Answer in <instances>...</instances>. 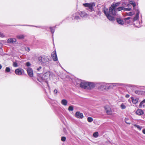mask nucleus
<instances>
[{
  "label": "nucleus",
  "mask_w": 145,
  "mask_h": 145,
  "mask_svg": "<svg viewBox=\"0 0 145 145\" xmlns=\"http://www.w3.org/2000/svg\"><path fill=\"white\" fill-rule=\"evenodd\" d=\"M143 103L142 101L140 104V105H139V106H140V107H142V106Z\"/></svg>",
  "instance_id": "nucleus-36"
},
{
  "label": "nucleus",
  "mask_w": 145,
  "mask_h": 145,
  "mask_svg": "<svg viewBox=\"0 0 145 145\" xmlns=\"http://www.w3.org/2000/svg\"><path fill=\"white\" fill-rule=\"evenodd\" d=\"M101 86V87H103V86L104 87V86Z\"/></svg>",
  "instance_id": "nucleus-48"
},
{
  "label": "nucleus",
  "mask_w": 145,
  "mask_h": 145,
  "mask_svg": "<svg viewBox=\"0 0 145 145\" xmlns=\"http://www.w3.org/2000/svg\"><path fill=\"white\" fill-rule=\"evenodd\" d=\"M129 97V94H126L125 95V97L126 98H128Z\"/></svg>",
  "instance_id": "nucleus-42"
},
{
  "label": "nucleus",
  "mask_w": 145,
  "mask_h": 145,
  "mask_svg": "<svg viewBox=\"0 0 145 145\" xmlns=\"http://www.w3.org/2000/svg\"><path fill=\"white\" fill-rule=\"evenodd\" d=\"M2 67V66L1 65V64H0V69H1Z\"/></svg>",
  "instance_id": "nucleus-46"
},
{
  "label": "nucleus",
  "mask_w": 145,
  "mask_h": 145,
  "mask_svg": "<svg viewBox=\"0 0 145 145\" xmlns=\"http://www.w3.org/2000/svg\"><path fill=\"white\" fill-rule=\"evenodd\" d=\"M51 75L50 72L49 71H47L45 73L41 78L39 77L37 79L38 81L40 82H42L44 80H46V82L48 85V83L47 80L50 79Z\"/></svg>",
  "instance_id": "nucleus-3"
},
{
  "label": "nucleus",
  "mask_w": 145,
  "mask_h": 145,
  "mask_svg": "<svg viewBox=\"0 0 145 145\" xmlns=\"http://www.w3.org/2000/svg\"><path fill=\"white\" fill-rule=\"evenodd\" d=\"M51 56L54 61H56L57 60V57L56 50L52 52Z\"/></svg>",
  "instance_id": "nucleus-7"
},
{
  "label": "nucleus",
  "mask_w": 145,
  "mask_h": 145,
  "mask_svg": "<svg viewBox=\"0 0 145 145\" xmlns=\"http://www.w3.org/2000/svg\"><path fill=\"white\" fill-rule=\"evenodd\" d=\"M98 136L99 133H98L97 132L94 133L93 134V136L95 138L97 137Z\"/></svg>",
  "instance_id": "nucleus-19"
},
{
  "label": "nucleus",
  "mask_w": 145,
  "mask_h": 145,
  "mask_svg": "<svg viewBox=\"0 0 145 145\" xmlns=\"http://www.w3.org/2000/svg\"><path fill=\"white\" fill-rule=\"evenodd\" d=\"M50 29L51 32L52 33H53L54 31V29H53L52 27H50Z\"/></svg>",
  "instance_id": "nucleus-29"
},
{
  "label": "nucleus",
  "mask_w": 145,
  "mask_h": 145,
  "mask_svg": "<svg viewBox=\"0 0 145 145\" xmlns=\"http://www.w3.org/2000/svg\"><path fill=\"white\" fill-rule=\"evenodd\" d=\"M25 36L23 35H18L16 36V37L18 39H22L24 38Z\"/></svg>",
  "instance_id": "nucleus-18"
},
{
  "label": "nucleus",
  "mask_w": 145,
  "mask_h": 145,
  "mask_svg": "<svg viewBox=\"0 0 145 145\" xmlns=\"http://www.w3.org/2000/svg\"><path fill=\"white\" fill-rule=\"evenodd\" d=\"M68 109L69 111H72L73 110V107L72 106H70Z\"/></svg>",
  "instance_id": "nucleus-24"
},
{
  "label": "nucleus",
  "mask_w": 145,
  "mask_h": 145,
  "mask_svg": "<svg viewBox=\"0 0 145 145\" xmlns=\"http://www.w3.org/2000/svg\"><path fill=\"white\" fill-rule=\"evenodd\" d=\"M116 21L119 24L123 25L124 24V21L120 18H116Z\"/></svg>",
  "instance_id": "nucleus-11"
},
{
  "label": "nucleus",
  "mask_w": 145,
  "mask_h": 145,
  "mask_svg": "<svg viewBox=\"0 0 145 145\" xmlns=\"http://www.w3.org/2000/svg\"><path fill=\"white\" fill-rule=\"evenodd\" d=\"M132 12H130L129 13V15H132Z\"/></svg>",
  "instance_id": "nucleus-44"
},
{
  "label": "nucleus",
  "mask_w": 145,
  "mask_h": 145,
  "mask_svg": "<svg viewBox=\"0 0 145 145\" xmlns=\"http://www.w3.org/2000/svg\"><path fill=\"white\" fill-rule=\"evenodd\" d=\"M78 13L82 17H84L86 14L85 12H84L80 11Z\"/></svg>",
  "instance_id": "nucleus-16"
},
{
  "label": "nucleus",
  "mask_w": 145,
  "mask_h": 145,
  "mask_svg": "<svg viewBox=\"0 0 145 145\" xmlns=\"http://www.w3.org/2000/svg\"><path fill=\"white\" fill-rule=\"evenodd\" d=\"M61 103L62 105L66 106L67 105V101L66 100L63 99L62 100Z\"/></svg>",
  "instance_id": "nucleus-17"
},
{
  "label": "nucleus",
  "mask_w": 145,
  "mask_h": 145,
  "mask_svg": "<svg viewBox=\"0 0 145 145\" xmlns=\"http://www.w3.org/2000/svg\"><path fill=\"white\" fill-rule=\"evenodd\" d=\"M130 18V17H127L126 18H125L124 19V20L125 21H126V20H129Z\"/></svg>",
  "instance_id": "nucleus-37"
},
{
  "label": "nucleus",
  "mask_w": 145,
  "mask_h": 145,
  "mask_svg": "<svg viewBox=\"0 0 145 145\" xmlns=\"http://www.w3.org/2000/svg\"><path fill=\"white\" fill-rule=\"evenodd\" d=\"M139 12L138 10H137V12L136 13V16L137 17H139Z\"/></svg>",
  "instance_id": "nucleus-34"
},
{
  "label": "nucleus",
  "mask_w": 145,
  "mask_h": 145,
  "mask_svg": "<svg viewBox=\"0 0 145 145\" xmlns=\"http://www.w3.org/2000/svg\"><path fill=\"white\" fill-rule=\"evenodd\" d=\"M16 39L13 38V39H8L7 41V42L8 43H12L14 42H16Z\"/></svg>",
  "instance_id": "nucleus-13"
},
{
  "label": "nucleus",
  "mask_w": 145,
  "mask_h": 145,
  "mask_svg": "<svg viewBox=\"0 0 145 145\" xmlns=\"http://www.w3.org/2000/svg\"><path fill=\"white\" fill-rule=\"evenodd\" d=\"M38 58L39 61L42 63H46L49 61L48 57L45 56H40Z\"/></svg>",
  "instance_id": "nucleus-5"
},
{
  "label": "nucleus",
  "mask_w": 145,
  "mask_h": 145,
  "mask_svg": "<svg viewBox=\"0 0 145 145\" xmlns=\"http://www.w3.org/2000/svg\"><path fill=\"white\" fill-rule=\"evenodd\" d=\"M27 71L29 76L32 77L33 76V72L32 69L30 67H28L27 69Z\"/></svg>",
  "instance_id": "nucleus-9"
},
{
  "label": "nucleus",
  "mask_w": 145,
  "mask_h": 145,
  "mask_svg": "<svg viewBox=\"0 0 145 145\" xmlns=\"http://www.w3.org/2000/svg\"><path fill=\"white\" fill-rule=\"evenodd\" d=\"M134 125L135 127H136L139 130H141L142 127H141L139 125H137L136 124H135Z\"/></svg>",
  "instance_id": "nucleus-25"
},
{
  "label": "nucleus",
  "mask_w": 145,
  "mask_h": 145,
  "mask_svg": "<svg viewBox=\"0 0 145 145\" xmlns=\"http://www.w3.org/2000/svg\"><path fill=\"white\" fill-rule=\"evenodd\" d=\"M5 37V35L4 34L1 32H0V37Z\"/></svg>",
  "instance_id": "nucleus-30"
},
{
  "label": "nucleus",
  "mask_w": 145,
  "mask_h": 145,
  "mask_svg": "<svg viewBox=\"0 0 145 145\" xmlns=\"http://www.w3.org/2000/svg\"><path fill=\"white\" fill-rule=\"evenodd\" d=\"M138 18V17H137L136 16H135L134 18H133V20L134 21H136L137 20Z\"/></svg>",
  "instance_id": "nucleus-35"
},
{
  "label": "nucleus",
  "mask_w": 145,
  "mask_h": 145,
  "mask_svg": "<svg viewBox=\"0 0 145 145\" xmlns=\"http://www.w3.org/2000/svg\"><path fill=\"white\" fill-rule=\"evenodd\" d=\"M10 71V68L9 67H7L5 69V71L7 72H9Z\"/></svg>",
  "instance_id": "nucleus-26"
},
{
  "label": "nucleus",
  "mask_w": 145,
  "mask_h": 145,
  "mask_svg": "<svg viewBox=\"0 0 145 145\" xmlns=\"http://www.w3.org/2000/svg\"><path fill=\"white\" fill-rule=\"evenodd\" d=\"M75 19H78L79 18V17L78 16H76L75 17Z\"/></svg>",
  "instance_id": "nucleus-41"
},
{
  "label": "nucleus",
  "mask_w": 145,
  "mask_h": 145,
  "mask_svg": "<svg viewBox=\"0 0 145 145\" xmlns=\"http://www.w3.org/2000/svg\"><path fill=\"white\" fill-rule=\"evenodd\" d=\"M131 99L132 100L133 103L134 104H136L138 102V99L137 98L131 97Z\"/></svg>",
  "instance_id": "nucleus-15"
},
{
  "label": "nucleus",
  "mask_w": 145,
  "mask_h": 145,
  "mask_svg": "<svg viewBox=\"0 0 145 145\" xmlns=\"http://www.w3.org/2000/svg\"><path fill=\"white\" fill-rule=\"evenodd\" d=\"M105 110L107 114L111 115L112 114V112L111 108L109 106L106 105L104 107Z\"/></svg>",
  "instance_id": "nucleus-6"
},
{
  "label": "nucleus",
  "mask_w": 145,
  "mask_h": 145,
  "mask_svg": "<svg viewBox=\"0 0 145 145\" xmlns=\"http://www.w3.org/2000/svg\"><path fill=\"white\" fill-rule=\"evenodd\" d=\"M142 102H143V103H145V99H144L142 101Z\"/></svg>",
  "instance_id": "nucleus-45"
},
{
  "label": "nucleus",
  "mask_w": 145,
  "mask_h": 145,
  "mask_svg": "<svg viewBox=\"0 0 145 145\" xmlns=\"http://www.w3.org/2000/svg\"><path fill=\"white\" fill-rule=\"evenodd\" d=\"M121 107L122 109H124L126 108V106L123 104H122L121 105Z\"/></svg>",
  "instance_id": "nucleus-27"
},
{
  "label": "nucleus",
  "mask_w": 145,
  "mask_h": 145,
  "mask_svg": "<svg viewBox=\"0 0 145 145\" xmlns=\"http://www.w3.org/2000/svg\"><path fill=\"white\" fill-rule=\"evenodd\" d=\"M108 142L109 143H111V142H110V141H108Z\"/></svg>",
  "instance_id": "nucleus-47"
},
{
  "label": "nucleus",
  "mask_w": 145,
  "mask_h": 145,
  "mask_svg": "<svg viewBox=\"0 0 145 145\" xmlns=\"http://www.w3.org/2000/svg\"><path fill=\"white\" fill-rule=\"evenodd\" d=\"M13 66L14 67H17L18 66V63L16 61L13 62Z\"/></svg>",
  "instance_id": "nucleus-22"
},
{
  "label": "nucleus",
  "mask_w": 145,
  "mask_h": 145,
  "mask_svg": "<svg viewBox=\"0 0 145 145\" xmlns=\"http://www.w3.org/2000/svg\"><path fill=\"white\" fill-rule=\"evenodd\" d=\"M76 117L79 118H82L84 116L82 113H80L79 112H77L75 113Z\"/></svg>",
  "instance_id": "nucleus-10"
},
{
  "label": "nucleus",
  "mask_w": 145,
  "mask_h": 145,
  "mask_svg": "<svg viewBox=\"0 0 145 145\" xmlns=\"http://www.w3.org/2000/svg\"><path fill=\"white\" fill-rule=\"evenodd\" d=\"M54 92L55 93H57V89H55L54 90Z\"/></svg>",
  "instance_id": "nucleus-40"
},
{
  "label": "nucleus",
  "mask_w": 145,
  "mask_h": 145,
  "mask_svg": "<svg viewBox=\"0 0 145 145\" xmlns=\"http://www.w3.org/2000/svg\"><path fill=\"white\" fill-rule=\"evenodd\" d=\"M66 138L65 137H62L61 138V140L62 141L64 142L66 140Z\"/></svg>",
  "instance_id": "nucleus-28"
},
{
  "label": "nucleus",
  "mask_w": 145,
  "mask_h": 145,
  "mask_svg": "<svg viewBox=\"0 0 145 145\" xmlns=\"http://www.w3.org/2000/svg\"><path fill=\"white\" fill-rule=\"evenodd\" d=\"M135 92V93L138 95H142L145 93L144 91L140 90H136Z\"/></svg>",
  "instance_id": "nucleus-14"
},
{
  "label": "nucleus",
  "mask_w": 145,
  "mask_h": 145,
  "mask_svg": "<svg viewBox=\"0 0 145 145\" xmlns=\"http://www.w3.org/2000/svg\"><path fill=\"white\" fill-rule=\"evenodd\" d=\"M130 3L131 4H132L134 7H135L136 6V3L135 2H132V3L130 2Z\"/></svg>",
  "instance_id": "nucleus-32"
},
{
  "label": "nucleus",
  "mask_w": 145,
  "mask_h": 145,
  "mask_svg": "<svg viewBox=\"0 0 145 145\" xmlns=\"http://www.w3.org/2000/svg\"><path fill=\"white\" fill-rule=\"evenodd\" d=\"M80 87L86 89H92L95 87V85L93 83L84 81L80 83Z\"/></svg>",
  "instance_id": "nucleus-2"
},
{
  "label": "nucleus",
  "mask_w": 145,
  "mask_h": 145,
  "mask_svg": "<svg viewBox=\"0 0 145 145\" xmlns=\"http://www.w3.org/2000/svg\"><path fill=\"white\" fill-rule=\"evenodd\" d=\"M142 132L143 133L145 134V129H143L142 131Z\"/></svg>",
  "instance_id": "nucleus-43"
},
{
  "label": "nucleus",
  "mask_w": 145,
  "mask_h": 145,
  "mask_svg": "<svg viewBox=\"0 0 145 145\" xmlns=\"http://www.w3.org/2000/svg\"><path fill=\"white\" fill-rule=\"evenodd\" d=\"M83 5L85 7L89 8V9L90 10V11H92L94 10L93 7L95 6V4L94 2L87 3H84Z\"/></svg>",
  "instance_id": "nucleus-4"
},
{
  "label": "nucleus",
  "mask_w": 145,
  "mask_h": 145,
  "mask_svg": "<svg viewBox=\"0 0 145 145\" xmlns=\"http://www.w3.org/2000/svg\"><path fill=\"white\" fill-rule=\"evenodd\" d=\"M136 114L138 115H141L143 114V111L141 109L137 110L136 112Z\"/></svg>",
  "instance_id": "nucleus-12"
},
{
  "label": "nucleus",
  "mask_w": 145,
  "mask_h": 145,
  "mask_svg": "<svg viewBox=\"0 0 145 145\" xmlns=\"http://www.w3.org/2000/svg\"><path fill=\"white\" fill-rule=\"evenodd\" d=\"M125 122L127 124H130L131 123L129 121V119L128 118H125Z\"/></svg>",
  "instance_id": "nucleus-21"
},
{
  "label": "nucleus",
  "mask_w": 145,
  "mask_h": 145,
  "mask_svg": "<svg viewBox=\"0 0 145 145\" xmlns=\"http://www.w3.org/2000/svg\"><path fill=\"white\" fill-rule=\"evenodd\" d=\"M120 4V2L117 3H113L111 7L109 8V10L107 8H105L103 10V12L105 14L108 19L111 21H114V17L111 16L110 15L113 16H116L117 13V11L116 8Z\"/></svg>",
  "instance_id": "nucleus-1"
},
{
  "label": "nucleus",
  "mask_w": 145,
  "mask_h": 145,
  "mask_svg": "<svg viewBox=\"0 0 145 145\" xmlns=\"http://www.w3.org/2000/svg\"><path fill=\"white\" fill-rule=\"evenodd\" d=\"M124 8L123 7H119L117 8H116L117 11H120L122 10H124Z\"/></svg>",
  "instance_id": "nucleus-20"
},
{
  "label": "nucleus",
  "mask_w": 145,
  "mask_h": 145,
  "mask_svg": "<svg viewBox=\"0 0 145 145\" xmlns=\"http://www.w3.org/2000/svg\"><path fill=\"white\" fill-rule=\"evenodd\" d=\"M25 50L26 51H27L28 52H29L30 51V49L29 48L27 47V48H25Z\"/></svg>",
  "instance_id": "nucleus-38"
},
{
  "label": "nucleus",
  "mask_w": 145,
  "mask_h": 145,
  "mask_svg": "<svg viewBox=\"0 0 145 145\" xmlns=\"http://www.w3.org/2000/svg\"><path fill=\"white\" fill-rule=\"evenodd\" d=\"M42 68V67L41 66L39 67L37 69V70L38 71H39Z\"/></svg>",
  "instance_id": "nucleus-39"
},
{
  "label": "nucleus",
  "mask_w": 145,
  "mask_h": 145,
  "mask_svg": "<svg viewBox=\"0 0 145 145\" xmlns=\"http://www.w3.org/2000/svg\"><path fill=\"white\" fill-rule=\"evenodd\" d=\"M93 119L91 117H89L88 118V121L89 122H91L93 121Z\"/></svg>",
  "instance_id": "nucleus-23"
},
{
  "label": "nucleus",
  "mask_w": 145,
  "mask_h": 145,
  "mask_svg": "<svg viewBox=\"0 0 145 145\" xmlns=\"http://www.w3.org/2000/svg\"><path fill=\"white\" fill-rule=\"evenodd\" d=\"M24 71L23 69L21 68H18L15 70V73L17 75H21L22 74V72Z\"/></svg>",
  "instance_id": "nucleus-8"
},
{
  "label": "nucleus",
  "mask_w": 145,
  "mask_h": 145,
  "mask_svg": "<svg viewBox=\"0 0 145 145\" xmlns=\"http://www.w3.org/2000/svg\"><path fill=\"white\" fill-rule=\"evenodd\" d=\"M26 65L27 67H29L31 65L30 63L28 62L26 63Z\"/></svg>",
  "instance_id": "nucleus-31"
},
{
  "label": "nucleus",
  "mask_w": 145,
  "mask_h": 145,
  "mask_svg": "<svg viewBox=\"0 0 145 145\" xmlns=\"http://www.w3.org/2000/svg\"><path fill=\"white\" fill-rule=\"evenodd\" d=\"M131 10V8H124V10H126V11H130Z\"/></svg>",
  "instance_id": "nucleus-33"
}]
</instances>
